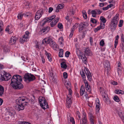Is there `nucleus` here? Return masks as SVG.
<instances>
[{
    "instance_id": "nucleus-53",
    "label": "nucleus",
    "mask_w": 124,
    "mask_h": 124,
    "mask_svg": "<svg viewBox=\"0 0 124 124\" xmlns=\"http://www.w3.org/2000/svg\"><path fill=\"white\" fill-rule=\"evenodd\" d=\"M70 52L68 51H67L65 53V56L67 57L69 56V55L70 54Z\"/></svg>"
},
{
    "instance_id": "nucleus-9",
    "label": "nucleus",
    "mask_w": 124,
    "mask_h": 124,
    "mask_svg": "<svg viewBox=\"0 0 124 124\" xmlns=\"http://www.w3.org/2000/svg\"><path fill=\"white\" fill-rule=\"evenodd\" d=\"M84 70L89 81H91L92 80V76L89 71L87 68H85Z\"/></svg>"
},
{
    "instance_id": "nucleus-8",
    "label": "nucleus",
    "mask_w": 124,
    "mask_h": 124,
    "mask_svg": "<svg viewBox=\"0 0 124 124\" xmlns=\"http://www.w3.org/2000/svg\"><path fill=\"white\" fill-rule=\"evenodd\" d=\"M84 55L90 56L92 55V52L88 48H85L84 51Z\"/></svg>"
},
{
    "instance_id": "nucleus-50",
    "label": "nucleus",
    "mask_w": 124,
    "mask_h": 124,
    "mask_svg": "<svg viewBox=\"0 0 124 124\" xmlns=\"http://www.w3.org/2000/svg\"><path fill=\"white\" fill-rule=\"evenodd\" d=\"M58 27L60 29H62L63 28V26L62 23H59L58 24Z\"/></svg>"
},
{
    "instance_id": "nucleus-3",
    "label": "nucleus",
    "mask_w": 124,
    "mask_h": 124,
    "mask_svg": "<svg viewBox=\"0 0 124 124\" xmlns=\"http://www.w3.org/2000/svg\"><path fill=\"white\" fill-rule=\"evenodd\" d=\"M76 116L78 120H80V124H88V122L87 120L86 113L84 112L83 113L82 118L81 119L80 114L78 111L76 112Z\"/></svg>"
},
{
    "instance_id": "nucleus-63",
    "label": "nucleus",
    "mask_w": 124,
    "mask_h": 124,
    "mask_svg": "<svg viewBox=\"0 0 124 124\" xmlns=\"http://www.w3.org/2000/svg\"><path fill=\"white\" fill-rule=\"evenodd\" d=\"M76 53L78 56L79 54V53H80V50L78 48L76 49Z\"/></svg>"
},
{
    "instance_id": "nucleus-17",
    "label": "nucleus",
    "mask_w": 124,
    "mask_h": 124,
    "mask_svg": "<svg viewBox=\"0 0 124 124\" xmlns=\"http://www.w3.org/2000/svg\"><path fill=\"white\" fill-rule=\"evenodd\" d=\"M39 103L41 107L43 106L44 104L45 103V102L46 101V100L44 98H42V99H40L39 98Z\"/></svg>"
},
{
    "instance_id": "nucleus-42",
    "label": "nucleus",
    "mask_w": 124,
    "mask_h": 124,
    "mask_svg": "<svg viewBox=\"0 0 124 124\" xmlns=\"http://www.w3.org/2000/svg\"><path fill=\"white\" fill-rule=\"evenodd\" d=\"M100 105H96V113H98L99 111L100 110Z\"/></svg>"
},
{
    "instance_id": "nucleus-29",
    "label": "nucleus",
    "mask_w": 124,
    "mask_h": 124,
    "mask_svg": "<svg viewBox=\"0 0 124 124\" xmlns=\"http://www.w3.org/2000/svg\"><path fill=\"white\" fill-rule=\"evenodd\" d=\"M61 67L62 68L66 69L67 67V65L65 62H62L61 64Z\"/></svg>"
},
{
    "instance_id": "nucleus-51",
    "label": "nucleus",
    "mask_w": 124,
    "mask_h": 124,
    "mask_svg": "<svg viewBox=\"0 0 124 124\" xmlns=\"http://www.w3.org/2000/svg\"><path fill=\"white\" fill-rule=\"evenodd\" d=\"M70 14H71L72 15H73L75 12V10L73 9L72 8V10H70Z\"/></svg>"
},
{
    "instance_id": "nucleus-60",
    "label": "nucleus",
    "mask_w": 124,
    "mask_h": 124,
    "mask_svg": "<svg viewBox=\"0 0 124 124\" xmlns=\"http://www.w3.org/2000/svg\"><path fill=\"white\" fill-rule=\"evenodd\" d=\"M84 83L85 84V88H86V87H88V86H90L89 85L88 82L87 81H84Z\"/></svg>"
},
{
    "instance_id": "nucleus-59",
    "label": "nucleus",
    "mask_w": 124,
    "mask_h": 124,
    "mask_svg": "<svg viewBox=\"0 0 124 124\" xmlns=\"http://www.w3.org/2000/svg\"><path fill=\"white\" fill-rule=\"evenodd\" d=\"M9 49L6 47H5L4 48V52H9Z\"/></svg>"
},
{
    "instance_id": "nucleus-47",
    "label": "nucleus",
    "mask_w": 124,
    "mask_h": 124,
    "mask_svg": "<svg viewBox=\"0 0 124 124\" xmlns=\"http://www.w3.org/2000/svg\"><path fill=\"white\" fill-rule=\"evenodd\" d=\"M42 10V13L43 14L44 12L45 11L47 12V11L48 9L46 7H44L43 8L40 9L39 10Z\"/></svg>"
},
{
    "instance_id": "nucleus-55",
    "label": "nucleus",
    "mask_w": 124,
    "mask_h": 124,
    "mask_svg": "<svg viewBox=\"0 0 124 124\" xmlns=\"http://www.w3.org/2000/svg\"><path fill=\"white\" fill-rule=\"evenodd\" d=\"M67 88L68 90L69 91V94H72V91L70 87H67Z\"/></svg>"
},
{
    "instance_id": "nucleus-44",
    "label": "nucleus",
    "mask_w": 124,
    "mask_h": 124,
    "mask_svg": "<svg viewBox=\"0 0 124 124\" xmlns=\"http://www.w3.org/2000/svg\"><path fill=\"white\" fill-rule=\"evenodd\" d=\"M90 21L93 23H97V21L96 20L92 18H91Z\"/></svg>"
},
{
    "instance_id": "nucleus-58",
    "label": "nucleus",
    "mask_w": 124,
    "mask_h": 124,
    "mask_svg": "<svg viewBox=\"0 0 124 124\" xmlns=\"http://www.w3.org/2000/svg\"><path fill=\"white\" fill-rule=\"evenodd\" d=\"M101 28H100V27L99 26L95 28L94 30V31L96 33V32L97 31L99 30H100Z\"/></svg>"
},
{
    "instance_id": "nucleus-23",
    "label": "nucleus",
    "mask_w": 124,
    "mask_h": 124,
    "mask_svg": "<svg viewBox=\"0 0 124 124\" xmlns=\"http://www.w3.org/2000/svg\"><path fill=\"white\" fill-rule=\"evenodd\" d=\"M90 120L91 124H94V117L93 116L92 114L90 113Z\"/></svg>"
},
{
    "instance_id": "nucleus-61",
    "label": "nucleus",
    "mask_w": 124,
    "mask_h": 124,
    "mask_svg": "<svg viewBox=\"0 0 124 124\" xmlns=\"http://www.w3.org/2000/svg\"><path fill=\"white\" fill-rule=\"evenodd\" d=\"M100 45L101 46H103L104 44V42L103 40H101L100 42Z\"/></svg>"
},
{
    "instance_id": "nucleus-30",
    "label": "nucleus",
    "mask_w": 124,
    "mask_h": 124,
    "mask_svg": "<svg viewBox=\"0 0 124 124\" xmlns=\"http://www.w3.org/2000/svg\"><path fill=\"white\" fill-rule=\"evenodd\" d=\"M119 36L118 35H117L116 37L115 40V41L114 47L115 48H116L118 44V40L119 38Z\"/></svg>"
},
{
    "instance_id": "nucleus-13",
    "label": "nucleus",
    "mask_w": 124,
    "mask_h": 124,
    "mask_svg": "<svg viewBox=\"0 0 124 124\" xmlns=\"http://www.w3.org/2000/svg\"><path fill=\"white\" fill-rule=\"evenodd\" d=\"M49 41V44L50 46L52 47L53 49H55L57 47V45L56 43L52 39H51Z\"/></svg>"
},
{
    "instance_id": "nucleus-48",
    "label": "nucleus",
    "mask_w": 124,
    "mask_h": 124,
    "mask_svg": "<svg viewBox=\"0 0 124 124\" xmlns=\"http://www.w3.org/2000/svg\"><path fill=\"white\" fill-rule=\"evenodd\" d=\"M105 24L104 23H101L100 26V28L101 29H103L105 28Z\"/></svg>"
},
{
    "instance_id": "nucleus-64",
    "label": "nucleus",
    "mask_w": 124,
    "mask_h": 124,
    "mask_svg": "<svg viewBox=\"0 0 124 124\" xmlns=\"http://www.w3.org/2000/svg\"><path fill=\"white\" fill-rule=\"evenodd\" d=\"M72 98L71 94H69L67 96V99H71Z\"/></svg>"
},
{
    "instance_id": "nucleus-37",
    "label": "nucleus",
    "mask_w": 124,
    "mask_h": 124,
    "mask_svg": "<svg viewBox=\"0 0 124 124\" xmlns=\"http://www.w3.org/2000/svg\"><path fill=\"white\" fill-rule=\"evenodd\" d=\"M80 24L83 26L84 28H86L88 26V24L87 23L83 22L81 23Z\"/></svg>"
},
{
    "instance_id": "nucleus-43",
    "label": "nucleus",
    "mask_w": 124,
    "mask_h": 124,
    "mask_svg": "<svg viewBox=\"0 0 124 124\" xmlns=\"http://www.w3.org/2000/svg\"><path fill=\"white\" fill-rule=\"evenodd\" d=\"M114 99L115 101L117 102H119L120 101L118 97L117 96H114Z\"/></svg>"
},
{
    "instance_id": "nucleus-62",
    "label": "nucleus",
    "mask_w": 124,
    "mask_h": 124,
    "mask_svg": "<svg viewBox=\"0 0 124 124\" xmlns=\"http://www.w3.org/2000/svg\"><path fill=\"white\" fill-rule=\"evenodd\" d=\"M45 54L47 57H49V56H51L50 54L49 53H48L46 51L45 52Z\"/></svg>"
},
{
    "instance_id": "nucleus-27",
    "label": "nucleus",
    "mask_w": 124,
    "mask_h": 124,
    "mask_svg": "<svg viewBox=\"0 0 124 124\" xmlns=\"http://www.w3.org/2000/svg\"><path fill=\"white\" fill-rule=\"evenodd\" d=\"M68 119H70V122L72 123V124H75L74 119L73 117H70L69 116V117L68 116Z\"/></svg>"
},
{
    "instance_id": "nucleus-10",
    "label": "nucleus",
    "mask_w": 124,
    "mask_h": 124,
    "mask_svg": "<svg viewBox=\"0 0 124 124\" xmlns=\"http://www.w3.org/2000/svg\"><path fill=\"white\" fill-rule=\"evenodd\" d=\"M17 39V38L16 36H12L9 41V43L11 45H13L15 44Z\"/></svg>"
},
{
    "instance_id": "nucleus-19",
    "label": "nucleus",
    "mask_w": 124,
    "mask_h": 124,
    "mask_svg": "<svg viewBox=\"0 0 124 124\" xmlns=\"http://www.w3.org/2000/svg\"><path fill=\"white\" fill-rule=\"evenodd\" d=\"M50 40H51V39H50L45 38L42 40V43L43 44H49Z\"/></svg>"
},
{
    "instance_id": "nucleus-2",
    "label": "nucleus",
    "mask_w": 124,
    "mask_h": 124,
    "mask_svg": "<svg viewBox=\"0 0 124 124\" xmlns=\"http://www.w3.org/2000/svg\"><path fill=\"white\" fill-rule=\"evenodd\" d=\"M29 99L26 97L22 96L19 97L17 100V105L15 106V109L19 111L23 110L25 107L28 104Z\"/></svg>"
},
{
    "instance_id": "nucleus-52",
    "label": "nucleus",
    "mask_w": 124,
    "mask_h": 124,
    "mask_svg": "<svg viewBox=\"0 0 124 124\" xmlns=\"http://www.w3.org/2000/svg\"><path fill=\"white\" fill-rule=\"evenodd\" d=\"M123 21L122 20H120V21L119 24L118 25V26L119 27H121L122 25Z\"/></svg>"
},
{
    "instance_id": "nucleus-57",
    "label": "nucleus",
    "mask_w": 124,
    "mask_h": 124,
    "mask_svg": "<svg viewBox=\"0 0 124 124\" xmlns=\"http://www.w3.org/2000/svg\"><path fill=\"white\" fill-rule=\"evenodd\" d=\"M63 75L64 78H67L68 77V75L67 73L66 72H64L63 74Z\"/></svg>"
},
{
    "instance_id": "nucleus-4",
    "label": "nucleus",
    "mask_w": 124,
    "mask_h": 124,
    "mask_svg": "<svg viewBox=\"0 0 124 124\" xmlns=\"http://www.w3.org/2000/svg\"><path fill=\"white\" fill-rule=\"evenodd\" d=\"M118 17V14H116L112 19L110 26L111 31H114L116 29L119 20Z\"/></svg>"
},
{
    "instance_id": "nucleus-12",
    "label": "nucleus",
    "mask_w": 124,
    "mask_h": 124,
    "mask_svg": "<svg viewBox=\"0 0 124 124\" xmlns=\"http://www.w3.org/2000/svg\"><path fill=\"white\" fill-rule=\"evenodd\" d=\"M29 38L27 37V35H24L22 38H21L20 41L22 43H23L24 42L27 41L28 40Z\"/></svg>"
},
{
    "instance_id": "nucleus-5",
    "label": "nucleus",
    "mask_w": 124,
    "mask_h": 124,
    "mask_svg": "<svg viewBox=\"0 0 124 124\" xmlns=\"http://www.w3.org/2000/svg\"><path fill=\"white\" fill-rule=\"evenodd\" d=\"M36 78L33 75L28 73L25 74L23 77L24 81L27 83L33 81Z\"/></svg>"
},
{
    "instance_id": "nucleus-38",
    "label": "nucleus",
    "mask_w": 124,
    "mask_h": 124,
    "mask_svg": "<svg viewBox=\"0 0 124 124\" xmlns=\"http://www.w3.org/2000/svg\"><path fill=\"white\" fill-rule=\"evenodd\" d=\"M100 20H101V22L103 23H105L106 21V19L103 16H101L100 17Z\"/></svg>"
},
{
    "instance_id": "nucleus-11",
    "label": "nucleus",
    "mask_w": 124,
    "mask_h": 124,
    "mask_svg": "<svg viewBox=\"0 0 124 124\" xmlns=\"http://www.w3.org/2000/svg\"><path fill=\"white\" fill-rule=\"evenodd\" d=\"M11 76L8 73H6L4 75V77L2 78V79L5 81H8L11 78Z\"/></svg>"
},
{
    "instance_id": "nucleus-56",
    "label": "nucleus",
    "mask_w": 124,
    "mask_h": 124,
    "mask_svg": "<svg viewBox=\"0 0 124 124\" xmlns=\"http://www.w3.org/2000/svg\"><path fill=\"white\" fill-rule=\"evenodd\" d=\"M19 124H31L27 122L21 121L19 123Z\"/></svg>"
},
{
    "instance_id": "nucleus-41",
    "label": "nucleus",
    "mask_w": 124,
    "mask_h": 124,
    "mask_svg": "<svg viewBox=\"0 0 124 124\" xmlns=\"http://www.w3.org/2000/svg\"><path fill=\"white\" fill-rule=\"evenodd\" d=\"M64 4H59L58 6L57 7L59 9H62L64 7Z\"/></svg>"
},
{
    "instance_id": "nucleus-15",
    "label": "nucleus",
    "mask_w": 124,
    "mask_h": 124,
    "mask_svg": "<svg viewBox=\"0 0 124 124\" xmlns=\"http://www.w3.org/2000/svg\"><path fill=\"white\" fill-rule=\"evenodd\" d=\"M59 19V17H57L50 24L51 27H52L54 26L58 22Z\"/></svg>"
},
{
    "instance_id": "nucleus-31",
    "label": "nucleus",
    "mask_w": 124,
    "mask_h": 124,
    "mask_svg": "<svg viewBox=\"0 0 124 124\" xmlns=\"http://www.w3.org/2000/svg\"><path fill=\"white\" fill-rule=\"evenodd\" d=\"M115 92L117 94H124V91L120 90H116L115 91Z\"/></svg>"
},
{
    "instance_id": "nucleus-24",
    "label": "nucleus",
    "mask_w": 124,
    "mask_h": 124,
    "mask_svg": "<svg viewBox=\"0 0 124 124\" xmlns=\"http://www.w3.org/2000/svg\"><path fill=\"white\" fill-rule=\"evenodd\" d=\"M75 28L74 26H73L71 29V32L69 37V38H71L73 36V32L74 31V29Z\"/></svg>"
},
{
    "instance_id": "nucleus-40",
    "label": "nucleus",
    "mask_w": 124,
    "mask_h": 124,
    "mask_svg": "<svg viewBox=\"0 0 124 124\" xmlns=\"http://www.w3.org/2000/svg\"><path fill=\"white\" fill-rule=\"evenodd\" d=\"M86 28H84L83 26H81V25L80 24V27L79 29V32H81L82 31L85 29Z\"/></svg>"
},
{
    "instance_id": "nucleus-7",
    "label": "nucleus",
    "mask_w": 124,
    "mask_h": 124,
    "mask_svg": "<svg viewBox=\"0 0 124 124\" xmlns=\"http://www.w3.org/2000/svg\"><path fill=\"white\" fill-rule=\"evenodd\" d=\"M42 10H39L36 13L35 17V19L36 20H38L42 16L43 14L42 13Z\"/></svg>"
},
{
    "instance_id": "nucleus-6",
    "label": "nucleus",
    "mask_w": 124,
    "mask_h": 124,
    "mask_svg": "<svg viewBox=\"0 0 124 124\" xmlns=\"http://www.w3.org/2000/svg\"><path fill=\"white\" fill-rule=\"evenodd\" d=\"M56 17L55 15H54L49 17L46 18L43 20V23L41 24L42 26H43L46 22L49 23Z\"/></svg>"
},
{
    "instance_id": "nucleus-25",
    "label": "nucleus",
    "mask_w": 124,
    "mask_h": 124,
    "mask_svg": "<svg viewBox=\"0 0 124 124\" xmlns=\"http://www.w3.org/2000/svg\"><path fill=\"white\" fill-rule=\"evenodd\" d=\"M106 68H109L110 66V64L108 60H106L105 62V63L104 64Z\"/></svg>"
},
{
    "instance_id": "nucleus-18",
    "label": "nucleus",
    "mask_w": 124,
    "mask_h": 124,
    "mask_svg": "<svg viewBox=\"0 0 124 124\" xmlns=\"http://www.w3.org/2000/svg\"><path fill=\"white\" fill-rule=\"evenodd\" d=\"M100 91L101 93L102 97L103 98V100L105 101H106L107 100V95L104 92L103 93V92H102L101 90H100Z\"/></svg>"
},
{
    "instance_id": "nucleus-20",
    "label": "nucleus",
    "mask_w": 124,
    "mask_h": 124,
    "mask_svg": "<svg viewBox=\"0 0 124 124\" xmlns=\"http://www.w3.org/2000/svg\"><path fill=\"white\" fill-rule=\"evenodd\" d=\"M67 105L68 108H69L71 106V104L72 103V101L71 99H66Z\"/></svg>"
},
{
    "instance_id": "nucleus-33",
    "label": "nucleus",
    "mask_w": 124,
    "mask_h": 124,
    "mask_svg": "<svg viewBox=\"0 0 124 124\" xmlns=\"http://www.w3.org/2000/svg\"><path fill=\"white\" fill-rule=\"evenodd\" d=\"M3 26V22L0 20V33H2V31L3 30L2 28Z\"/></svg>"
},
{
    "instance_id": "nucleus-34",
    "label": "nucleus",
    "mask_w": 124,
    "mask_h": 124,
    "mask_svg": "<svg viewBox=\"0 0 124 124\" xmlns=\"http://www.w3.org/2000/svg\"><path fill=\"white\" fill-rule=\"evenodd\" d=\"M118 115L120 117L122 120L124 119V114L122 112H119L118 113Z\"/></svg>"
},
{
    "instance_id": "nucleus-35",
    "label": "nucleus",
    "mask_w": 124,
    "mask_h": 124,
    "mask_svg": "<svg viewBox=\"0 0 124 124\" xmlns=\"http://www.w3.org/2000/svg\"><path fill=\"white\" fill-rule=\"evenodd\" d=\"M24 13L23 14L21 13L18 14L17 16L18 19L21 20L24 15Z\"/></svg>"
},
{
    "instance_id": "nucleus-36",
    "label": "nucleus",
    "mask_w": 124,
    "mask_h": 124,
    "mask_svg": "<svg viewBox=\"0 0 124 124\" xmlns=\"http://www.w3.org/2000/svg\"><path fill=\"white\" fill-rule=\"evenodd\" d=\"M82 12L84 18L85 19H87V16L86 12L85 10H83L82 11Z\"/></svg>"
},
{
    "instance_id": "nucleus-14",
    "label": "nucleus",
    "mask_w": 124,
    "mask_h": 124,
    "mask_svg": "<svg viewBox=\"0 0 124 124\" xmlns=\"http://www.w3.org/2000/svg\"><path fill=\"white\" fill-rule=\"evenodd\" d=\"M50 30V27L48 26L44 27L41 30L42 33H46Z\"/></svg>"
},
{
    "instance_id": "nucleus-21",
    "label": "nucleus",
    "mask_w": 124,
    "mask_h": 124,
    "mask_svg": "<svg viewBox=\"0 0 124 124\" xmlns=\"http://www.w3.org/2000/svg\"><path fill=\"white\" fill-rule=\"evenodd\" d=\"M85 88L83 85H82L81 86L80 90V94L81 96L83 95L85 92Z\"/></svg>"
},
{
    "instance_id": "nucleus-1",
    "label": "nucleus",
    "mask_w": 124,
    "mask_h": 124,
    "mask_svg": "<svg viewBox=\"0 0 124 124\" xmlns=\"http://www.w3.org/2000/svg\"><path fill=\"white\" fill-rule=\"evenodd\" d=\"M11 80L10 84L14 89H20L23 88V84L20 82L22 81V78L20 76L18 75H14Z\"/></svg>"
},
{
    "instance_id": "nucleus-22",
    "label": "nucleus",
    "mask_w": 124,
    "mask_h": 124,
    "mask_svg": "<svg viewBox=\"0 0 124 124\" xmlns=\"http://www.w3.org/2000/svg\"><path fill=\"white\" fill-rule=\"evenodd\" d=\"M4 90V87L0 85V96H2L3 94Z\"/></svg>"
},
{
    "instance_id": "nucleus-26",
    "label": "nucleus",
    "mask_w": 124,
    "mask_h": 124,
    "mask_svg": "<svg viewBox=\"0 0 124 124\" xmlns=\"http://www.w3.org/2000/svg\"><path fill=\"white\" fill-rule=\"evenodd\" d=\"M81 58L83 63L85 64H86L87 62V59L85 55H84L83 56H81Z\"/></svg>"
},
{
    "instance_id": "nucleus-32",
    "label": "nucleus",
    "mask_w": 124,
    "mask_h": 124,
    "mask_svg": "<svg viewBox=\"0 0 124 124\" xmlns=\"http://www.w3.org/2000/svg\"><path fill=\"white\" fill-rule=\"evenodd\" d=\"M41 107L42 108L44 109H45L49 108L48 106V105L47 103V102H46L45 103H44L43 104V106H42Z\"/></svg>"
},
{
    "instance_id": "nucleus-54",
    "label": "nucleus",
    "mask_w": 124,
    "mask_h": 124,
    "mask_svg": "<svg viewBox=\"0 0 124 124\" xmlns=\"http://www.w3.org/2000/svg\"><path fill=\"white\" fill-rule=\"evenodd\" d=\"M85 89L88 92H91V89L90 86H88V87H86V88Z\"/></svg>"
},
{
    "instance_id": "nucleus-46",
    "label": "nucleus",
    "mask_w": 124,
    "mask_h": 124,
    "mask_svg": "<svg viewBox=\"0 0 124 124\" xmlns=\"http://www.w3.org/2000/svg\"><path fill=\"white\" fill-rule=\"evenodd\" d=\"M7 113L10 116H13L14 115V113L12 111H9L7 112Z\"/></svg>"
},
{
    "instance_id": "nucleus-45",
    "label": "nucleus",
    "mask_w": 124,
    "mask_h": 124,
    "mask_svg": "<svg viewBox=\"0 0 124 124\" xmlns=\"http://www.w3.org/2000/svg\"><path fill=\"white\" fill-rule=\"evenodd\" d=\"M95 10L96 11V14L97 15H100L102 12L99 9H95Z\"/></svg>"
},
{
    "instance_id": "nucleus-28",
    "label": "nucleus",
    "mask_w": 124,
    "mask_h": 124,
    "mask_svg": "<svg viewBox=\"0 0 124 124\" xmlns=\"http://www.w3.org/2000/svg\"><path fill=\"white\" fill-rule=\"evenodd\" d=\"M59 56L60 57H62L63 56V50L62 49H60L59 50Z\"/></svg>"
},
{
    "instance_id": "nucleus-39",
    "label": "nucleus",
    "mask_w": 124,
    "mask_h": 124,
    "mask_svg": "<svg viewBox=\"0 0 124 124\" xmlns=\"http://www.w3.org/2000/svg\"><path fill=\"white\" fill-rule=\"evenodd\" d=\"M91 14L92 16L93 17H95L96 16L97 14L95 10H92Z\"/></svg>"
},
{
    "instance_id": "nucleus-16",
    "label": "nucleus",
    "mask_w": 124,
    "mask_h": 124,
    "mask_svg": "<svg viewBox=\"0 0 124 124\" xmlns=\"http://www.w3.org/2000/svg\"><path fill=\"white\" fill-rule=\"evenodd\" d=\"M121 39L122 44L120 45V47L121 49H123V47H124V36L123 34H121Z\"/></svg>"
},
{
    "instance_id": "nucleus-49",
    "label": "nucleus",
    "mask_w": 124,
    "mask_h": 124,
    "mask_svg": "<svg viewBox=\"0 0 124 124\" xmlns=\"http://www.w3.org/2000/svg\"><path fill=\"white\" fill-rule=\"evenodd\" d=\"M9 26L8 25L7 26L6 28L5 29V31H7L9 34H10L11 33V32L9 31L10 29L9 28Z\"/></svg>"
}]
</instances>
